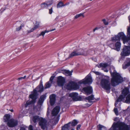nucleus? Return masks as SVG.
I'll use <instances>...</instances> for the list:
<instances>
[{
    "instance_id": "nucleus-15",
    "label": "nucleus",
    "mask_w": 130,
    "mask_h": 130,
    "mask_svg": "<svg viewBox=\"0 0 130 130\" xmlns=\"http://www.w3.org/2000/svg\"><path fill=\"white\" fill-rule=\"evenodd\" d=\"M46 96L44 95H42L39 99L38 102V106L39 107V108L38 110H40V108Z\"/></svg>"
},
{
    "instance_id": "nucleus-47",
    "label": "nucleus",
    "mask_w": 130,
    "mask_h": 130,
    "mask_svg": "<svg viewBox=\"0 0 130 130\" xmlns=\"http://www.w3.org/2000/svg\"><path fill=\"white\" fill-rule=\"evenodd\" d=\"M99 28L96 27H95V28L93 29V32H94L96 30H98Z\"/></svg>"
},
{
    "instance_id": "nucleus-51",
    "label": "nucleus",
    "mask_w": 130,
    "mask_h": 130,
    "mask_svg": "<svg viewBox=\"0 0 130 130\" xmlns=\"http://www.w3.org/2000/svg\"><path fill=\"white\" fill-rule=\"evenodd\" d=\"M59 17H56V18L55 19V20L56 21H57Z\"/></svg>"
},
{
    "instance_id": "nucleus-38",
    "label": "nucleus",
    "mask_w": 130,
    "mask_h": 130,
    "mask_svg": "<svg viewBox=\"0 0 130 130\" xmlns=\"http://www.w3.org/2000/svg\"><path fill=\"white\" fill-rule=\"evenodd\" d=\"M113 110L116 115H118V113L117 109L116 108H115L113 109Z\"/></svg>"
},
{
    "instance_id": "nucleus-52",
    "label": "nucleus",
    "mask_w": 130,
    "mask_h": 130,
    "mask_svg": "<svg viewBox=\"0 0 130 130\" xmlns=\"http://www.w3.org/2000/svg\"><path fill=\"white\" fill-rule=\"evenodd\" d=\"M50 31H50H47V30H45L44 31V32H45V33L48 32H49Z\"/></svg>"
},
{
    "instance_id": "nucleus-16",
    "label": "nucleus",
    "mask_w": 130,
    "mask_h": 130,
    "mask_svg": "<svg viewBox=\"0 0 130 130\" xmlns=\"http://www.w3.org/2000/svg\"><path fill=\"white\" fill-rule=\"evenodd\" d=\"M130 66V58H127L122 65V68L123 69H125Z\"/></svg>"
},
{
    "instance_id": "nucleus-19",
    "label": "nucleus",
    "mask_w": 130,
    "mask_h": 130,
    "mask_svg": "<svg viewBox=\"0 0 130 130\" xmlns=\"http://www.w3.org/2000/svg\"><path fill=\"white\" fill-rule=\"evenodd\" d=\"M121 43L119 41H117L115 43V47L117 51H119L121 48Z\"/></svg>"
},
{
    "instance_id": "nucleus-40",
    "label": "nucleus",
    "mask_w": 130,
    "mask_h": 130,
    "mask_svg": "<svg viewBox=\"0 0 130 130\" xmlns=\"http://www.w3.org/2000/svg\"><path fill=\"white\" fill-rule=\"evenodd\" d=\"M110 47L112 49H116L115 46L113 44H111L110 45Z\"/></svg>"
},
{
    "instance_id": "nucleus-11",
    "label": "nucleus",
    "mask_w": 130,
    "mask_h": 130,
    "mask_svg": "<svg viewBox=\"0 0 130 130\" xmlns=\"http://www.w3.org/2000/svg\"><path fill=\"white\" fill-rule=\"evenodd\" d=\"M65 79L61 76H59L57 77V83L58 86H62L65 82Z\"/></svg>"
},
{
    "instance_id": "nucleus-14",
    "label": "nucleus",
    "mask_w": 130,
    "mask_h": 130,
    "mask_svg": "<svg viewBox=\"0 0 130 130\" xmlns=\"http://www.w3.org/2000/svg\"><path fill=\"white\" fill-rule=\"evenodd\" d=\"M60 107L59 106H56L55 107L52 111L51 114L53 116H56L59 112Z\"/></svg>"
},
{
    "instance_id": "nucleus-7",
    "label": "nucleus",
    "mask_w": 130,
    "mask_h": 130,
    "mask_svg": "<svg viewBox=\"0 0 130 130\" xmlns=\"http://www.w3.org/2000/svg\"><path fill=\"white\" fill-rule=\"evenodd\" d=\"M100 84L102 87L106 90L107 93H109L111 88L109 80L105 79H102L101 81Z\"/></svg>"
},
{
    "instance_id": "nucleus-30",
    "label": "nucleus",
    "mask_w": 130,
    "mask_h": 130,
    "mask_svg": "<svg viewBox=\"0 0 130 130\" xmlns=\"http://www.w3.org/2000/svg\"><path fill=\"white\" fill-rule=\"evenodd\" d=\"M52 84V83L49 82V81L46 83L45 85V89L50 88Z\"/></svg>"
},
{
    "instance_id": "nucleus-29",
    "label": "nucleus",
    "mask_w": 130,
    "mask_h": 130,
    "mask_svg": "<svg viewBox=\"0 0 130 130\" xmlns=\"http://www.w3.org/2000/svg\"><path fill=\"white\" fill-rule=\"evenodd\" d=\"M81 16H82L83 18H84V13H80L78 14H76L75 16L74 19H76Z\"/></svg>"
},
{
    "instance_id": "nucleus-48",
    "label": "nucleus",
    "mask_w": 130,
    "mask_h": 130,
    "mask_svg": "<svg viewBox=\"0 0 130 130\" xmlns=\"http://www.w3.org/2000/svg\"><path fill=\"white\" fill-rule=\"evenodd\" d=\"M26 77V76H25L24 77H21L19 78H18V79L19 80H21L22 79H25Z\"/></svg>"
},
{
    "instance_id": "nucleus-13",
    "label": "nucleus",
    "mask_w": 130,
    "mask_h": 130,
    "mask_svg": "<svg viewBox=\"0 0 130 130\" xmlns=\"http://www.w3.org/2000/svg\"><path fill=\"white\" fill-rule=\"evenodd\" d=\"M83 90L87 95L90 94L92 93V88L90 86L83 88Z\"/></svg>"
},
{
    "instance_id": "nucleus-10",
    "label": "nucleus",
    "mask_w": 130,
    "mask_h": 130,
    "mask_svg": "<svg viewBox=\"0 0 130 130\" xmlns=\"http://www.w3.org/2000/svg\"><path fill=\"white\" fill-rule=\"evenodd\" d=\"M18 123V121L16 120L11 119L7 122V125L9 127H13L16 126Z\"/></svg>"
},
{
    "instance_id": "nucleus-46",
    "label": "nucleus",
    "mask_w": 130,
    "mask_h": 130,
    "mask_svg": "<svg viewBox=\"0 0 130 130\" xmlns=\"http://www.w3.org/2000/svg\"><path fill=\"white\" fill-rule=\"evenodd\" d=\"M80 126H81V125L80 124L78 125L77 126L76 129L77 130H78L79 129H80Z\"/></svg>"
},
{
    "instance_id": "nucleus-27",
    "label": "nucleus",
    "mask_w": 130,
    "mask_h": 130,
    "mask_svg": "<svg viewBox=\"0 0 130 130\" xmlns=\"http://www.w3.org/2000/svg\"><path fill=\"white\" fill-rule=\"evenodd\" d=\"M108 64L107 63H100L99 65H98V67L99 68L103 67L105 68L108 66Z\"/></svg>"
},
{
    "instance_id": "nucleus-8",
    "label": "nucleus",
    "mask_w": 130,
    "mask_h": 130,
    "mask_svg": "<svg viewBox=\"0 0 130 130\" xmlns=\"http://www.w3.org/2000/svg\"><path fill=\"white\" fill-rule=\"evenodd\" d=\"M92 82V80L91 76L89 75H87L85 79L79 81L78 83L79 84H91Z\"/></svg>"
},
{
    "instance_id": "nucleus-28",
    "label": "nucleus",
    "mask_w": 130,
    "mask_h": 130,
    "mask_svg": "<svg viewBox=\"0 0 130 130\" xmlns=\"http://www.w3.org/2000/svg\"><path fill=\"white\" fill-rule=\"evenodd\" d=\"M64 72L66 75L67 76H70L72 75V71H70L68 70H65Z\"/></svg>"
},
{
    "instance_id": "nucleus-59",
    "label": "nucleus",
    "mask_w": 130,
    "mask_h": 130,
    "mask_svg": "<svg viewBox=\"0 0 130 130\" xmlns=\"http://www.w3.org/2000/svg\"><path fill=\"white\" fill-rule=\"evenodd\" d=\"M129 45H130V44H129Z\"/></svg>"
},
{
    "instance_id": "nucleus-58",
    "label": "nucleus",
    "mask_w": 130,
    "mask_h": 130,
    "mask_svg": "<svg viewBox=\"0 0 130 130\" xmlns=\"http://www.w3.org/2000/svg\"><path fill=\"white\" fill-rule=\"evenodd\" d=\"M71 130H74L73 129H72Z\"/></svg>"
},
{
    "instance_id": "nucleus-42",
    "label": "nucleus",
    "mask_w": 130,
    "mask_h": 130,
    "mask_svg": "<svg viewBox=\"0 0 130 130\" xmlns=\"http://www.w3.org/2000/svg\"><path fill=\"white\" fill-rule=\"evenodd\" d=\"M53 12V8L52 7L49 10V13L51 14Z\"/></svg>"
},
{
    "instance_id": "nucleus-37",
    "label": "nucleus",
    "mask_w": 130,
    "mask_h": 130,
    "mask_svg": "<svg viewBox=\"0 0 130 130\" xmlns=\"http://www.w3.org/2000/svg\"><path fill=\"white\" fill-rule=\"evenodd\" d=\"M43 8H47L48 7V5L45 3L41 4Z\"/></svg>"
},
{
    "instance_id": "nucleus-2",
    "label": "nucleus",
    "mask_w": 130,
    "mask_h": 130,
    "mask_svg": "<svg viewBox=\"0 0 130 130\" xmlns=\"http://www.w3.org/2000/svg\"><path fill=\"white\" fill-rule=\"evenodd\" d=\"M36 89L37 90L35 89H34L33 92H32L31 94L29 95V97L32 99V100L31 101H27L25 105L26 107H27L28 105L30 104L34 103L35 102L36 100L37 99V91L41 92L43 91L44 87L41 81H40L39 85L36 88Z\"/></svg>"
},
{
    "instance_id": "nucleus-32",
    "label": "nucleus",
    "mask_w": 130,
    "mask_h": 130,
    "mask_svg": "<svg viewBox=\"0 0 130 130\" xmlns=\"http://www.w3.org/2000/svg\"><path fill=\"white\" fill-rule=\"evenodd\" d=\"M70 122V124H71L72 126H75L78 123V122L77 121L75 120H74L71 123Z\"/></svg>"
},
{
    "instance_id": "nucleus-44",
    "label": "nucleus",
    "mask_w": 130,
    "mask_h": 130,
    "mask_svg": "<svg viewBox=\"0 0 130 130\" xmlns=\"http://www.w3.org/2000/svg\"><path fill=\"white\" fill-rule=\"evenodd\" d=\"M45 34V32H44V31H42L39 35V36H41L42 35V36H44Z\"/></svg>"
},
{
    "instance_id": "nucleus-3",
    "label": "nucleus",
    "mask_w": 130,
    "mask_h": 130,
    "mask_svg": "<svg viewBox=\"0 0 130 130\" xmlns=\"http://www.w3.org/2000/svg\"><path fill=\"white\" fill-rule=\"evenodd\" d=\"M127 36V37L124 34L123 32H121L117 35L111 38V40L113 42H115L117 41H119L121 39L124 44L128 42L129 40H130V27L128 28Z\"/></svg>"
},
{
    "instance_id": "nucleus-18",
    "label": "nucleus",
    "mask_w": 130,
    "mask_h": 130,
    "mask_svg": "<svg viewBox=\"0 0 130 130\" xmlns=\"http://www.w3.org/2000/svg\"><path fill=\"white\" fill-rule=\"evenodd\" d=\"M56 95L54 94H52L50 95V103L51 106L54 105L56 100Z\"/></svg>"
},
{
    "instance_id": "nucleus-35",
    "label": "nucleus",
    "mask_w": 130,
    "mask_h": 130,
    "mask_svg": "<svg viewBox=\"0 0 130 130\" xmlns=\"http://www.w3.org/2000/svg\"><path fill=\"white\" fill-rule=\"evenodd\" d=\"M62 2H60L57 5V8H59L63 6H64Z\"/></svg>"
},
{
    "instance_id": "nucleus-9",
    "label": "nucleus",
    "mask_w": 130,
    "mask_h": 130,
    "mask_svg": "<svg viewBox=\"0 0 130 130\" xmlns=\"http://www.w3.org/2000/svg\"><path fill=\"white\" fill-rule=\"evenodd\" d=\"M121 55L122 56H127L130 55V46H125L122 49Z\"/></svg>"
},
{
    "instance_id": "nucleus-31",
    "label": "nucleus",
    "mask_w": 130,
    "mask_h": 130,
    "mask_svg": "<svg viewBox=\"0 0 130 130\" xmlns=\"http://www.w3.org/2000/svg\"><path fill=\"white\" fill-rule=\"evenodd\" d=\"M39 27L38 26L36 25H35L34 27L31 29V30L29 31H28V33H29L31 32H32L34 30L36 29L37 28H38Z\"/></svg>"
},
{
    "instance_id": "nucleus-5",
    "label": "nucleus",
    "mask_w": 130,
    "mask_h": 130,
    "mask_svg": "<svg viewBox=\"0 0 130 130\" xmlns=\"http://www.w3.org/2000/svg\"><path fill=\"white\" fill-rule=\"evenodd\" d=\"M122 95H120L118 99L116 101L115 105L116 106L117 104V103L121 101L125 100V98L129 94H130V92L129 91V89L128 87L125 88L123 90L122 92Z\"/></svg>"
},
{
    "instance_id": "nucleus-55",
    "label": "nucleus",
    "mask_w": 130,
    "mask_h": 130,
    "mask_svg": "<svg viewBox=\"0 0 130 130\" xmlns=\"http://www.w3.org/2000/svg\"><path fill=\"white\" fill-rule=\"evenodd\" d=\"M104 71L106 72H107L108 71V70H104Z\"/></svg>"
},
{
    "instance_id": "nucleus-17",
    "label": "nucleus",
    "mask_w": 130,
    "mask_h": 130,
    "mask_svg": "<svg viewBox=\"0 0 130 130\" xmlns=\"http://www.w3.org/2000/svg\"><path fill=\"white\" fill-rule=\"evenodd\" d=\"M78 95L77 93L73 92L70 93L69 96L72 98L74 101H77L78 100Z\"/></svg>"
},
{
    "instance_id": "nucleus-1",
    "label": "nucleus",
    "mask_w": 130,
    "mask_h": 130,
    "mask_svg": "<svg viewBox=\"0 0 130 130\" xmlns=\"http://www.w3.org/2000/svg\"><path fill=\"white\" fill-rule=\"evenodd\" d=\"M110 72L112 77L111 82L112 86H115L123 82V78L119 73L117 72L113 67L110 68Z\"/></svg>"
},
{
    "instance_id": "nucleus-57",
    "label": "nucleus",
    "mask_w": 130,
    "mask_h": 130,
    "mask_svg": "<svg viewBox=\"0 0 130 130\" xmlns=\"http://www.w3.org/2000/svg\"><path fill=\"white\" fill-rule=\"evenodd\" d=\"M69 4V3H68L66 4V5H68Z\"/></svg>"
},
{
    "instance_id": "nucleus-6",
    "label": "nucleus",
    "mask_w": 130,
    "mask_h": 130,
    "mask_svg": "<svg viewBox=\"0 0 130 130\" xmlns=\"http://www.w3.org/2000/svg\"><path fill=\"white\" fill-rule=\"evenodd\" d=\"M87 55V53L86 50L82 49H80L74 51L72 52L70 54L68 58H72L76 56L83 55L86 56Z\"/></svg>"
},
{
    "instance_id": "nucleus-26",
    "label": "nucleus",
    "mask_w": 130,
    "mask_h": 130,
    "mask_svg": "<svg viewBox=\"0 0 130 130\" xmlns=\"http://www.w3.org/2000/svg\"><path fill=\"white\" fill-rule=\"evenodd\" d=\"M86 99L89 102L91 103L92 102L91 101L94 100V98L93 95H91L90 96L86 97Z\"/></svg>"
},
{
    "instance_id": "nucleus-20",
    "label": "nucleus",
    "mask_w": 130,
    "mask_h": 130,
    "mask_svg": "<svg viewBox=\"0 0 130 130\" xmlns=\"http://www.w3.org/2000/svg\"><path fill=\"white\" fill-rule=\"evenodd\" d=\"M70 122L65 124L62 128V130H70Z\"/></svg>"
},
{
    "instance_id": "nucleus-60",
    "label": "nucleus",
    "mask_w": 130,
    "mask_h": 130,
    "mask_svg": "<svg viewBox=\"0 0 130 130\" xmlns=\"http://www.w3.org/2000/svg\"><path fill=\"white\" fill-rule=\"evenodd\" d=\"M92 0H90V1H92Z\"/></svg>"
},
{
    "instance_id": "nucleus-49",
    "label": "nucleus",
    "mask_w": 130,
    "mask_h": 130,
    "mask_svg": "<svg viewBox=\"0 0 130 130\" xmlns=\"http://www.w3.org/2000/svg\"><path fill=\"white\" fill-rule=\"evenodd\" d=\"M39 22H38L37 21H36L35 23V25H37V26H39Z\"/></svg>"
},
{
    "instance_id": "nucleus-24",
    "label": "nucleus",
    "mask_w": 130,
    "mask_h": 130,
    "mask_svg": "<svg viewBox=\"0 0 130 130\" xmlns=\"http://www.w3.org/2000/svg\"><path fill=\"white\" fill-rule=\"evenodd\" d=\"M66 88L68 90L73 89V83H72V82L68 83L67 85Z\"/></svg>"
},
{
    "instance_id": "nucleus-39",
    "label": "nucleus",
    "mask_w": 130,
    "mask_h": 130,
    "mask_svg": "<svg viewBox=\"0 0 130 130\" xmlns=\"http://www.w3.org/2000/svg\"><path fill=\"white\" fill-rule=\"evenodd\" d=\"M102 21L103 22V23L105 25H107L108 24V22L106 21L105 19H103L102 20Z\"/></svg>"
},
{
    "instance_id": "nucleus-53",
    "label": "nucleus",
    "mask_w": 130,
    "mask_h": 130,
    "mask_svg": "<svg viewBox=\"0 0 130 130\" xmlns=\"http://www.w3.org/2000/svg\"><path fill=\"white\" fill-rule=\"evenodd\" d=\"M55 29H52V30H50V31H54L55 30Z\"/></svg>"
},
{
    "instance_id": "nucleus-22",
    "label": "nucleus",
    "mask_w": 130,
    "mask_h": 130,
    "mask_svg": "<svg viewBox=\"0 0 130 130\" xmlns=\"http://www.w3.org/2000/svg\"><path fill=\"white\" fill-rule=\"evenodd\" d=\"M125 98V100L122 101L127 103H130V94H129Z\"/></svg>"
},
{
    "instance_id": "nucleus-54",
    "label": "nucleus",
    "mask_w": 130,
    "mask_h": 130,
    "mask_svg": "<svg viewBox=\"0 0 130 130\" xmlns=\"http://www.w3.org/2000/svg\"><path fill=\"white\" fill-rule=\"evenodd\" d=\"M117 118H115L114 119V120L115 121H116L117 120Z\"/></svg>"
},
{
    "instance_id": "nucleus-12",
    "label": "nucleus",
    "mask_w": 130,
    "mask_h": 130,
    "mask_svg": "<svg viewBox=\"0 0 130 130\" xmlns=\"http://www.w3.org/2000/svg\"><path fill=\"white\" fill-rule=\"evenodd\" d=\"M46 122L47 121L45 119L41 118L40 119L39 124L41 126V128L44 129L46 127Z\"/></svg>"
},
{
    "instance_id": "nucleus-41",
    "label": "nucleus",
    "mask_w": 130,
    "mask_h": 130,
    "mask_svg": "<svg viewBox=\"0 0 130 130\" xmlns=\"http://www.w3.org/2000/svg\"><path fill=\"white\" fill-rule=\"evenodd\" d=\"M54 77L53 76H52L50 79V80L49 81V82H50L51 83H52L53 82V79H54Z\"/></svg>"
},
{
    "instance_id": "nucleus-4",
    "label": "nucleus",
    "mask_w": 130,
    "mask_h": 130,
    "mask_svg": "<svg viewBox=\"0 0 130 130\" xmlns=\"http://www.w3.org/2000/svg\"><path fill=\"white\" fill-rule=\"evenodd\" d=\"M112 128L113 130H129L128 126L123 122L119 121L114 122L109 130Z\"/></svg>"
},
{
    "instance_id": "nucleus-25",
    "label": "nucleus",
    "mask_w": 130,
    "mask_h": 130,
    "mask_svg": "<svg viewBox=\"0 0 130 130\" xmlns=\"http://www.w3.org/2000/svg\"><path fill=\"white\" fill-rule=\"evenodd\" d=\"M10 115L9 114H6L5 115L4 117V120L5 122H8L10 120Z\"/></svg>"
},
{
    "instance_id": "nucleus-23",
    "label": "nucleus",
    "mask_w": 130,
    "mask_h": 130,
    "mask_svg": "<svg viewBox=\"0 0 130 130\" xmlns=\"http://www.w3.org/2000/svg\"><path fill=\"white\" fill-rule=\"evenodd\" d=\"M41 118H39L38 116H35L33 117V121L35 123L37 122L38 121H40Z\"/></svg>"
},
{
    "instance_id": "nucleus-33",
    "label": "nucleus",
    "mask_w": 130,
    "mask_h": 130,
    "mask_svg": "<svg viewBox=\"0 0 130 130\" xmlns=\"http://www.w3.org/2000/svg\"><path fill=\"white\" fill-rule=\"evenodd\" d=\"M86 52L88 54H89L91 55H92L94 53V51L93 50H89L86 51Z\"/></svg>"
},
{
    "instance_id": "nucleus-21",
    "label": "nucleus",
    "mask_w": 130,
    "mask_h": 130,
    "mask_svg": "<svg viewBox=\"0 0 130 130\" xmlns=\"http://www.w3.org/2000/svg\"><path fill=\"white\" fill-rule=\"evenodd\" d=\"M72 83H73V89L77 90L79 88V85H78L77 83L72 82Z\"/></svg>"
},
{
    "instance_id": "nucleus-45",
    "label": "nucleus",
    "mask_w": 130,
    "mask_h": 130,
    "mask_svg": "<svg viewBox=\"0 0 130 130\" xmlns=\"http://www.w3.org/2000/svg\"><path fill=\"white\" fill-rule=\"evenodd\" d=\"M93 72L94 73L96 74L97 75H100L101 74L100 73L98 72L93 71Z\"/></svg>"
},
{
    "instance_id": "nucleus-56",
    "label": "nucleus",
    "mask_w": 130,
    "mask_h": 130,
    "mask_svg": "<svg viewBox=\"0 0 130 130\" xmlns=\"http://www.w3.org/2000/svg\"><path fill=\"white\" fill-rule=\"evenodd\" d=\"M10 111L12 112H13V109H11L10 110Z\"/></svg>"
},
{
    "instance_id": "nucleus-36",
    "label": "nucleus",
    "mask_w": 130,
    "mask_h": 130,
    "mask_svg": "<svg viewBox=\"0 0 130 130\" xmlns=\"http://www.w3.org/2000/svg\"><path fill=\"white\" fill-rule=\"evenodd\" d=\"M24 26V24H21L20 26L19 27L17 28H16V30L17 31H19L21 29L22 27H23Z\"/></svg>"
},
{
    "instance_id": "nucleus-43",
    "label": "nucleus",
    "mask_w": 130,
    "mask_h": 130,
    "mask_svg": "<svg viewBox=\"0 0 130 130\" xmlns=\"http://www.w3.org/2000/svg\"><path fill=\"white\" fill-rule=\"evenodd\" d=\"M29 130H33L32 128V126L31 125H30L29 127Z\"/></svg>"
},
{
    "instance_id": "nucleus-50",
    "label": "nucleus",
    "mask_w": 130,
    "mask_h": 130,
    "mask_svg": "<svg viewBox=\"0 0 130 130\" xmlns=\"http://www.w3.org/2000/svg\"><path fill=\"white\" fill-rule=\"evenodd\" d=\"M20 130H26V129L24 127H21L20 129Z\"/></svg>"
},
{
    "instance_id": "nucleus-34",
    "label": "nucleus",
    "mask_w": 130,
    "mask_h": 130,
    "mask_svg": "<svg viewBox=\"0 0 130 130\" xmlns=\"http://www.w3.org/2000/svg\"><path fill=\"white\" fill-rule=\"evenodd\" d=\"M97 127L98 129V130H102V128L104 129L105 128V127L102 125L100 124L99 125L97 126Z\"/></svg>"
}]
</instances>
